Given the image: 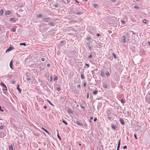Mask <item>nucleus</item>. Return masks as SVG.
<instances>
[{
  "label": "nucleus",
  "instance_id": "obj_1",
  "mask_svg": "<svg viewBox=\"0 0 150 150\" xmlns=\"http://www.w3.org/2000/svg\"><path fill=\"white\" fill-rule=\"evenodd\" d=\"M126 38V36L125 35H123L121 37L122 41L123 43H125V42Z\"/></svg>",
  "mask_w": 150,
  "mask_h": 150
},
{
  "label": "nucleus",
  "instance_id": "obj_2",
  "mask_svg": "<svg viewBox=\"0 0 150 150\" xmlns=\"http://www.w3.org/2000/svg\"><path fill=\"white\" fill-rule=\"evenodd\" d=\"M50 19V18H45L43 19V20L45 22H47L49 21V20Z\"/></svg>",
  "mask_w": 150,
  "mask_h": 150
},
{
  "label": "nucleus",
  "instance_id": "obj_3",
  "mask_svg": "<svg viewBox=\"0 0 150 150\" xmlns=\"http://www.w3.org/2000/svg\"><path fill=\"white\" fill-rule=\"evenodd\" d=\"M14 49V47H13L10 46L9 48L6 50V52H8L11 50H13Z\"/></svg>",
  "mask_w": 150,
  "mask_h": 150
},
{
  "label": "nucleus",
  "instance_id": "obj_4",
  "mask_svg": "<svg viewBox=\"0 0 150 150\" xmlns=\"http://www.w3.org/2000/svg\"><path fill=\"white\" fill-rule=\"evenodd\" d=\"M120 123H121V124L122 125H124L125 122H124L123 120L121 118H120Z\"/></svg>",
  "mask_w": 150,
  "mask_h": 150
},
{
  "label": "nucleus",
  "instance_id": "obj_5",
  "mask_svg": "<svg viewBox=\"0 0 150 150\" xmlns=\"http://www.w3.org/2000/svg\"><path fill=\"white\" fill-rule=\"evenodd\" d=\"M13 63L12 60H11L10 63V66L11 69H13Z\"/></svg>",
  "mask_w": 150,
  "mask_h": 150
},
{
  "label": "nucleus",
  "instance_id": "obj_6",
  "mask_svg": "<svg viewBox=\"0 0 150 150\" xmlns=\"http://www.w3.org/2000/svg\"><path fill=\"white\" fill-rule=\"evenodd\" d=\"M120 140L119 141V142L118 144V146L117 148V150H119V149L120 146Z\"/></svg>",
  "mask_w": 150,
  "mask_h": 150
},
{
  "label": "nucleus",
  "instance_id": "obj_7",
  "mask_svg": "<svg viewBox=\"0 0 150 150\" xmlns=\"http://www.w3.org/2000/svg\"><path fill=\"white\" fill-rule=\"evenodd\" d=\"M76 122L77 124L79 125L80 126H83V125L82 124L80 123L77 120L76 121Z\"/></svg>",
  "mask_w": 150,
  "mask_h": 150
},
{
  "label": "nucleus",
  "instance_id": "obj_8",
  "mask_svg": "<svg viewBox=\"0 0 150 150\" xmlns=\"http://www.w3.org/2000/svg\"><path fill=\"white\" fill-rule=\"evenodd\" d=\"M42 129L47 134H49V132L47 130L45 129L44 128L42 127Z\"/></svg>",
  "mask_w": 150,
  "mask_h": 150
},
{
  "label": "nucleus",
  "instance_id": "obj_9",
  "mask_svg": "<svg viewBox=\"0 0 150 150\" xmlns=\"http://www.w3.org/2000/svg\"><path fill=\"white\" fill-rule=\"evenodd\" d=\"M5 14L6 15H10L11 14V12L9 11H8L6 12Z\"/></svg>",
  "mask_w": 150,
  "mask_h": 150
},
{
  "label": "nucleus",
  "instance_id": "obj_10",
  "mask_svg": "<svg viewBox=\"0 0 150 150\" xmlns=\"http://www.w3.org/2000/svg\"><path fill=\"white\" fill-rule=\"evenodd\" d=\"M68 112L69 114L72 113H73L71 109H68Z\"/></svg>",
  "mask_w": 150,
  "mask_h": 150
},
{
  "label": "nucleus",
  "instance_id": "obj_11",
  "mask_svg": "<svg viewBox=\"0 0 150 150\" xmlns=\"http://www.w3.org/2000/svg\"><path fill=\"white\" fill-rule=\"evenodd\" d=\"M120 101L122 103H124L125 102V100L123 99H121Z\"/></svg>",
  "mask_w": 150,
  "mask_h": 150
},
{
  "label": "nucleus",
  "instance_id": "obj_12",
  "mask_svg": "<svg viewBox=\"0 0 150 150\" xmlns=\"http://www.w3.org/2000/svg\"><path fill=\"white\" fill-rule=\"evenodd\" d=\"M143 22L144 23H145V24H148L147 21L146 20L143 19Z\"/></svg>",
  "mask_w": 150,
  "mask_h": 150
},
{
  "label": "nucleus",
  "instance_id": "obj_13",
  "mask_svg": "<svg viewBox=\"0 0 150 150\" xmlns=\"http://www.w3.org/2000/svg\"><path fill=\"white\" fill-rule=\"evenodd\" d=\"M9 150H14L12 145H11L9 147Z\"/></svg>",
  "mask_w": 150,
  "mask_h": 150
},
{
  "label": "nucleus",
  "instance_id": "obj_14",
  "mask_svg": "<svg viewBox=\"0 0 150 150\" xmlns=\"http://www.w3.org/2000/svg\"><path fill=\"white\" fill-rule=\"evenodd\" d=\"M4 13V11L3 10H1L0 12V15H2Z\"/></svg>",
  "mask_w": 150,
  "mask_h": 150
},
{
  "label": "nucleus",
  "instance_id": "obj_15",
  "mask_svg": "<svg viewBox=\"0 0 150 150\" xmlns=\"http://www.w3.org/2000/svg\"><path fill=\"white\" fill-rule=\"evenodd\" d=\"M17 89L19 93H20L21 91V90L19 88V85L17 87Z\"/></svg>",
  "mask_w": 150,
  "mask_h": 150
},
{
  "label": "nucleus",
  "instance_id": "obj_16",
  "mask_svg": "<svg viewBox=\"0 0 150 150\" xmlns=\"http://www.w3.org/2000/svg\"><path fill=\"white\" fill-rule=\"evenodd\" d=\"M103 87L105 88H106L108 87V86L107 84L106 83H104L103 85Z\"/></svg>",
  "mask_w": 150,
  "mask_h": 150
},
{
  "label": "nucleus",
  "instance_id": "obj_17",
  "mask_svg": "<svg viewBox=\"0 0 150 150\" xmlns=\"http://www.w3.org/2000/svg\"><path fill=\"white\" fill-rule=\"evenodd\" d=\"M100 76H103L104 75L103 72L102 71H100Z\"/></svg>",
  "mask_w": 150,
  "mask_h": 150
},
{
  "label": "nucleus",
  "instance_id": "obj_18",
  "mask_svg": "<svg viewBox=\"0 0 150 150\" xmlns=\"http://www.w3.org/2000/svg\"><path fill=\"white\" fill-rule=\"evenodd\" d=\"M112 54L113 56V57H114V58L115 59H116L117 58V57L116 56V54L115 53H113Z\"/></svg>",
  "mask_w": 150,
  "mask_h": 150
},
{
  "label": "nucleus",
  "instance_id": "obj_19",
  "mask_svg": "<svg viewBox=\"0 0 150 150\" xmlns=\"http://www.w3.org/2000/svg\"><path fill=\"white\" fill-rule=\"evenodd\" d=\"M20 45H24L25 46H26V44L25 42L20 43Z\"/></svg>",
  "mask_w": 150,
  "mask_h": 150
},
{
  "label": "nucleus",
  "instance_id": "obj_20",
  "mask_svg": "<svg viewBox=\"0 0 150 150\" xmlns=\"http://www.w3.org/2000/svg\"><path fill=\"white\" fill-rule=\"evenodd\" d=\"M111 127L113 129L115 130V126L113 125H112Z\"/></svg>",
  "mask_w": 150,
  "mask_h": 150
},
{
  "label": "nucleus",
  "instance_id": "obj_21",
  "mask_svg": "<svg viewBox=\"0 0 150 150\" xmlns=\"http://www.w3.org/2000/svg\"><path fill=\"white\" fill-rule=\"evenodd\" d=\"M43 16L42 15V14H38L37 15V17H38L39 18V17H42Z\"/></svg>",
  "mask_w": 150,
  "mask_h": 150
},
{
  "label": "nucleus",
  "instance_id": "obj_22",
  "mask_svg": "<svg viewBox=\"0 0 150 150\" xmlns=\"http://www.w3.org/2000/svg\"><path fill=\"white\" fill-rule=\"evenodd\" d=\"M49 25L54 26V23L53 22L50 23L49 24Z\"/></svg>",
  "mask_w": 150,
  "mask_h": 150
},
{
  "label": "nucleus",
  "instance_id": "obj_23",
  "mask_svg": "<svg viewBox=\"0 0 150 150\" xmlns=\"http://www.w3.org/2000/svg\"><path fill=\"white\" fill-rule=\"evenodd\" d=\"M98 91L97 90H95V91L93 93V94L94 95H96V94L98 93Z\"/></svg>",
  "mask_w": 150,
  "mask_h": 150
},
{
  "label": "nucleus",
  "instance_id": "obj_24",
  "mask_svg": "<svg viewBox=\"0 0 150 150\" xmlns=\"http://www.w3.org/2000/svg\"><path fill=\"white\" fill-rule=\"evenodd\" d=\"M11 30L13 32H16V29L14 28H11Z\"/></svg>",
  "mask_w": 150,
  "mask_h": 150
},
{
  "label": "nucleus",
  "instance_id": "obj_25",
  "mask_svg": "<svg viewBox=\"0 0 150 150\" xmlns=\"http://www.w3.org/2000/svg\"><path fill=\"white\" fill-rule=\"evenodd\" d=\"M10 21H15V18H11L10 19Z\"/></svg>",
  "mask_w": 150,
  "mask_h": 150
},
{
  "label": "nucleus",
  "instance_id": "obj_26",
  "mask_svg": "<svg viewBox=\"0 0 150 150\" xmlns=\"http://www.w3.org/2000/svg\"><path fill=\"white\" fill-rule=\"evenodd\" d=\"M1 85L2 86H3V87L4 88L6 87V85L5 84L3 83H1Z\"/></svg>",
  "mask_w": 150,
  "mask_h": 150
},
{
  "label": "nucleus",
  "instance_id": "obj_27",
  "mask_svg": "<svg viewBox=\"0 0 150 150\" xmlns=\"http://www.w3.org/2000/svg\"><path fill=\"white\" fill-rule=\"evenodd\" d=\"M86 40H92V39L90 37H88L86 38Z\"/></svg>",
  "mask_w": 150,
  "mask_h": 150
},
{
  "label": "nucleus",
  "instance_id": "obj_28",
  "mask_svg": "<svg viewBox=\"0 0 150 150\" xmlns=\"http://www.w3.org/2000/svg\"><path fill=\"white\" fill-rule=\"evenodd\" d=\"M62 122L66 125H67L68 124L64 120H62Z\"/></svg>",
  "mask_w": 150,
  "mask_h": 150
},
{
  "label": "nucleus",
  "instance_id": "obj_29",
  "mask_svg": "<svg viewBox=\"0 0 150 150\" xmlns=\"http://www.w3.org/2000/svg\"><path fill=\"white\" fill-rule=\"evenodd\" d=\"M81 78L82 79H84V76L83 74H81Z\"/></svg>",
  "mask_w": 150,
  "mask_h": 150
},
{
  "label": "nucleus",
  "instance_id": "obj_30",
  "mask_svg": "<svg viewBox=\"0 0 150 150\" xmlns=\"http://www.w3.org/2000/svg\"><path fill=\"white\" fill-rule=\"evenodd\" d=\"M57 137L60 140H61V139L59 134H57Z\"/></svg>",
  "mask_w": 150,
  "mask_h": 150
},
{
  "label": "nucleus",
  "instance_id": "obj_31",
  "mask_svg": "<svg viewBox=\"0 0 150 150\" xmlns=\"http://www.w3.org/2000/svg\"><path fill=\"white\" fill-rule=\"evenodd\" d=\"M47 102L50 103V104L52 106H54L53 104L49 100H47Z\"/></svg>",
  "mask_w": 150,
  "mask_h": 150
},
{
  "label": "nucleus",
  "instance_id": "obj_32",
  "mask_svg": "<svg viewBox=\"0 0 150 150\" xmlns=\"http://www.w3.org/2000/svg\"><path fill=\"white\" fill-rule=\"evenodd\" d=\"M93 6L95 8H96L98 7V5L97 4H94Z\"/></svg>",
  "mask_w": 150,
  "mask_h": 150
},
{
  "label": "nucleus",
  "instance_id": "obj_33",
  "mask_svg": "<svg viewBox=\"0 0 150 150\" xmlns=\"http://www.w3.org/2000/svg\"><path fill=\"white\" fill-rule=\"evenodd\" d=\"M106 75L107 76H110V74L108 72H107L106 73Z\"/></svg>",
  "mask_w": 150,
  "mask_h": 150
},
{
  "label": "nucleus",
  "instance_id": "obj_34",
  "mask_svg": "<svg viewBox=\"0 0 150 150\" xmlns=\"http://www.w3.org/2000/svg\"><path fill=\"white\" fill-rule=\"evenodd\" d=\"M27 79L28 81H30L31 80V79L30 78L27 77Z\"/></svg>",
  "mask_w": 150,
  "mask_h": 150
},
{
  "label": "nucleus",
  "instance_id": "obj_35",
  "mask_svg": "<svg viewBox=\"0 0 150 150\" xmlns=\"http://www.w3.org/2000/svg\"><path fill=\"white\" fill-rule=\"evenodd\" d=\"M81 87V85H78L77 86V88H80Z\"/></svg>",
  "mask_w": 150,
  "mask_h": 150
},
{
  "label": "nucleus",
  "instance_id": "obj_36",
  "mask_svg": "<svg viewBox=\"0 0 150 150\" xmlns=\"http://www.w3.org/2000/svg\"><path fill=\"white\" fill-rule=\"evenodd\" d=\"M57 90L58 91H59L60 90V88L59 87H58L57 88Z\"/></svg>",
  "mask_w": 150,
  "mask_h": 150
},
{
  "label": "nucleus",
  "instance_id": "obj_37",
  "mask_svg": "<svg viewBox=\"0 0 150 150\" xmlns=\"http://www.w3.org/2000/svg\"><path fill=\"white\" fill-rule=\"evenodd\" d=\"M52 76H50V81H52Z\"/></svg>",
  "mask_w": 150,
  "mask_h": 150
},
{
  "label": "nucleus",
  "instance_id": "obj_38",
  "mask_svg": "<svg viewBox=\"0 0 150 150\" xmlns=\"http://www.w3.org/2000/svg\"><path fill=\"white\" fill-rule=\"evenodd\" d=\"M82 13H82L78 12V13H75V14H82Z\"/></svg>",
  "mask_w": 150,
  "mask_h": 150
},
{
  "label": "nucleus",
  "instance_id": "obj_39",
  "mask_svg": "<svg viewBox=\"0 0 150 150\" xmlns=\"http://www.w3.org/2000/svg\"><path fill=\"white\" fill-rule=\"evenodd\" d=\"M92 57V56L91 54H90L88 57L89 58H91Z\"/></svg>",
  "mask_w": 150,
  "mask_h": 150
},
{
  "label": "nucleus",
  "instance_id": "obj_40",
  "mask_svg": "<svg viewBox=\"0 0 150 150\" xmlns=\"http://www.w3.org/2000/svg\"><path fill=\"white\" fill-rule=\"evenodd\" d=\"M54 76H55L54 77V80H57V76H56L55 75H54Z\"/></svg>",
  "mask_w": 150,
  "mask_h": 150
},
{
  "label": "nucleus",
  "instance_id": "obj_41",
  "mask_svg": "<svg viewBox=\"0 0 150 150\" xmlns=\"http://www.w3.org/2000/svg\"><path fill=\"white\" fill-rule=\"evenodd\" d=\"M121 22L123 23L122 25H124L125 24V22L124 21L121 20Z\"/></svg>",
  "mask_w": 150,
  "mask_h": 150
},
{
  "label": "nucleus",
  "instance_id": "obj_42",
  "mask_svg": "<svg viewBox=\"0 0 150 150\" xmlns=\"http://www.w3.org/2000/svg\"><path fill=\"white\" fill-rule=\"evenodd\" d=\"M93 119V117H90V120L89 121V122H91V120H92Z\"/></svg>",
  "mask_w": 150,
  "mask_h": 150
},
{
  "label": "nucleus",
  "instance_id": "obj_43",
  "mask_svg": "<svg viewBox=\"0 0 150 150\" xmlns=\"http://www.w3.org/2000/svg\"><path fill=\"white\" fill-rule=\"evenodd\" d=\"M86 82L83 83V86L85 87L86 86Z\"/></svg>",
  "mask_w": 150,
  "mask_h": 150
},
{
  "label": "nucleus",
  "instance_id": "obj_44",
  "mask_svg": "<svg viewBox=\"0 0 150 150\" xmlns=\"http://www.w3.org/2000/svg\"><path fill=\"white\" fill-rule=\"evenodd\" d=\"M54 6L55 7H58V5L57 4H54Z\"/></svg>",
  "mask_w": 150,
  "mask_h": 150
},
{
  "label": "nucleus",
  "instance_id": "obj_45",
  "mask_svg": "<svg viewBox=\"0 0 150 150\" xmlns=\"http://www.w3.org/2000/svg\"><path fill=\"white\" fill-rule=\"evenodd\" d=\"M15 83V81L14 80H13L12 81V83L13 84H14Z\"/></svg>",
  "mask_w": 150,
  "mask_h": 150
},
{
  "label": "nucleus",
  "instance_id": "obj_46",
  "mask_svg": "<svg viewBox=\"0 0 150 150\" xmlns=\"http://www.w3.org/2000/svg\"><path fill=\"white\" fill-rule=\"evenodd\" d=\"M134 136L135 138V139H137V136H136V135L135 134H134Z\"/></svg>",
  "mask_w": 150,
  "mask_h": 150
},
{
  "label": "nucleus",
  "instance_id": "obj_47",
  "mask_svg": "<svg viewBox=\"0 0 150 150\" xmlns=\"http://www.w3.org/2000/svg\"><path fill=\"white\" fill-rule=\"evenodd\" d=\"M127 146H124V147H123V149H126L127 148Z\"/></svg>",
  "mask_w": 150,
  "mask_h": 150
},
{
  "label": "nucleus",
  "instance_id": "obj_48",
  "mask_svg": "<svg viewBox=\"0 0 150 150\" xmlns=\"http://www.w3.org/2000/svg\"><path fill=\"white\" fill-rule=\"evenodd\" d=\"M4 127H3V125H1V126H0V128L1 129H3Z\"/></svg>",
  "mask_w": 150,
  "mask_h": 150
},
{
  "label": "nucleus",
  "instance_id": "obj_49",
  "mask_svg": "<svg viewBox=\"0 0 150 150\" xmlns=\"http://www.w3.org/2000/svg\"><path fill=\"white\" fill-rule=\"evenodd\" d=\"M89 48L90 50H91L92 49V48L91 47H89Z\"/></svg>",
  "mask_w": 150,
  "mask_h": 150
},
{
  "label": "nucleus",
  "instance_id": "obj_50",
  "mask_svg": "<svg viewBox=\"0 0 150 150\" xmlns=\"http://www.w3.org/2000/svg\"><path fill=\"white\" fill-rule=\"evenodd\" d=\"M41 61L42 62H44L45 61V59L44 58H42L41 59Z\"/></svg>",
  "mask_w": 150,
  "mask_h": 150
},
{
  "label": "nucleus",
  "instance_id": "obj_51",
  "mask_svg": "<svg viewBox=\"0 0 150 150\" xmlns=\"http://www.w3.org/2000/svg\"><path fill=\"white\" fill-rule=\"evenodd\" d=\"M87 45L89 46L90 45V43L89 42H88L86 43Z\"/></svg>",
  "mask_w": 150,
  "mask_h": 150
},
{
  "label": "nucleus",
  "instance_id": "obj_52",
  "mask_svg": "<svg viewBox=\"0 0 150 150\" xmlns=\"http://www.w3.org/2000/svg\"><path fill=\"white\" fill-rule=\"evenodd\" d=\"M134 8H138V7L137 6H134Z\"/></svg>",
  "mask_w": 150,
  "mask_h": 150
},
{
  "label": "nucleus",
  "instance_id": "obj_53",
  "mask_svg": "<svg viewBox=\"0 0 150 150\" xmlns=\"http://www.w3.org/2000/svg\"><path fill=\"white\" fill-rule=\"evenodd\" d=\"M4 88H5L4 89V90L5 91H7V89L6 87H5Z\"/></svg>",
  "mask_w": 150,
  "mask_h": 150
},
{
  "label": "nucleus",
  "instance_id": "obj_54",
  "mask_svg": "<svg viewBox=\"0 0 150 150\" xmlns=\"http://www.w3.org/2000/svg\"><path fill=\"white\" fill-rule=\"evenodd\" d=\"M85 65L87 66L88 67H89V65L87 64H86Z\"/></svg>",
  "mask_w": 150,
  "mask_h": 150
},
{
  "label": "nucleus",
  "instance_id": "obj_55",
  "mask_svg": "<svg viewBox=\"0 0 150 150\" xmlns=\"http://www.w3.org/2000/svg\"><path fill=\"white\" fill-rule=\"evenodd\" d=\"M97 119V118H94V122L96 121Z\"/></svg>",
  "mask_w": 150,
  "mask_h": 150
},
{
  "label": "nucleus",
  "instance_id": "obj_56",
  "mask_svg": "<svg viewBox=\"0 0 150 150\" xmlns=\"http://www.w3.org/2000/svg\"><path fill=\"white\" fill-rule=\"evenodd\" d=\"M44 108L45 109H47V107L46 106H44Z\"/></svg>",
  "mask_w": 150,
  "mask_h": 150
},
{
  "label": "nucleus",
  "instance_id": "obj_57",
  "mask_svg": "<svg viewBox=\"0 0 150 150\" xmlns=\"http://www.w3.org/2000/svg\"><path fill=\"white\" fill-rule=\"evenodd\" d=\"M47 66L48 67H49L50 66V64H48L47 65Z\"/></svg>",
  "mask_w": 150,
  "mask_h": 150
},
{
  "label": "nucleus",
  "instance_id": "obj_58",
  "mask_svg": "<svg viewBox=\"0 0 150 150\" xmlns=\"http://www.w3.org/2000/svg\"><path fill=\"white\" fill-rule=\"evenodd\" d=\"M89 97V94L88 93L87 95V98H88Z\"/></svg>",
  "mask_w": 150,
  "mask_h": 150
},
{
  "label": "nucleus",
  "instance_id": "obj_59",
  "mask_svg": "<svg viewBox=\"0 0 150 150\" xmlns=\"http://www.w3.org/2000/svg\"><path fill=\"white\" fill-rule=\"evenodd\" d=\"M97 35L98 36H99L100 35V34H99L98 33V34H97Z\"/></svg>",
  "mask_w": 150,
  "mask_h": 150
},
{
  "label": "nucleus",
  "instance_id": "obj_60",
  "mask_svg": "<svg viewBox=\"0 0 150 150\" xmlns=\"http://www.w3.org/2000/svg\"><path fill=\"white\" fill-rule=\"evenodd\" d=\"M0 111H2V112L4 111V110H2L1 108V109H0Z\"/></svg>",
  "mask_w": 150,
  "mask_h": 150
},
{
  "label": "nucleus",
  "instance_id": "obj_61",
  "mask_svg": "<svg viewBox=\"0 0 150 150\" xmlns=\"http://www.w3.org/2000/svg\"><path fill=\"white\" fill-rule=\"evenodd\" d=\"M108 118L110 120L111 119V117H108Z\"/></svg>",
  "mask_w": 150,
  "mask_h": 150
},
{
  "label": "nucleus",
  "instance_id": "obj_62",
  "mask_svg": "<svg viewBox=\"0 0 150 150\" xmlns=\"http://www.w3.org/2000/svg\"><path fill=\"white\" fill-rule=\"evenodd\" d=\"M75 2L77 3H79V2L78 1L76 0H75Z\"/></svg>",
  "mask_w": 150,
  "mask_h": 150
},
{
  "label": "nucleus",
  "instance_id": "obj_63",
  "mask_svg": "<svg viewBox=\"0 0 150 150\" xmlns=\"http://www.w3.org/2000/svg\"><path fill=\"white\" fill-rule=\"evenodd\" d=\"M79 146H81V144H79Z\"/></svg>",
  "mask_w": 150,
  "mask_h": 150
},
{
  "label": "nucleus",
  "instance_id": "obj_64",
  "mask_svg": "<svg viewBox=\"0 0 150 150\" xmlns=\"http://www.w3.org/2000/svg\"><path fill=\"white\" fill-rule=\"evenodd\" d=\"M149 45H150V42H149Z\"/></svg>",
  "mask_w": 150,
  "mask_h": 150
}]
</instances>
